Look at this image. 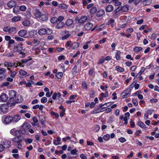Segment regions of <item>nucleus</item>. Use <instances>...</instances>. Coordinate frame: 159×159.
Listing matches in <instances>:
<instances>
[{
    "label": "nucleus",
    "mask_w": 159,
    "mask_h": 159,
    "mask_svg": "<svg viewBox=\"0 0 159 159\" xmlns=\"http://www.w3.org/2000/svg\"><path fill=\"white\" fill-rule=\"evenodd\" d=\"M9 99L8 103L11 105L15 104V99L16 95V92L13 90H11L9 92Z\"/></svg>",
    "instance_id": "nucleus-1"
},
{
    "label": "nucleus",
    "mask_w": 159,
    "mask_h": 159,
    "mask_svg": "<svg viewBox=\"0 0 159 159\" xmlns=\"http://www.w3.org/2000/svg\"><path fill=\"white\" fill-rule=\"evenodd\" d=\"M31 127L30 125L28 123L25 122L22 125V133L26 134L28 133V129Z\"/></svg>",
    "instance_id": "nucleus-2"
},
{
    "label": "nucleus",
    "mask_w": 159,
    "mask_h": 159,
    "mask_svg": "<svg viewBox=\"0 0 159 159\" xmlns=\"http://www.w3.org/2000/svg\"><path fill=\"white\" fill-rule=\"evenodd\" d=\"M22 139L20 136H17L12 139V141L14 142V144L16 145H20L21 143Z\"/></svg>",
    "instance_id": "nucleus-3"
},
{
    "label": "nucleus",
    "mask_w": 159,
    "mask_h": 159,
    "mask_svg": "<svg viewBox=\"0 0 159 159\" xmlns=\"http://www.w3.org/2000/svg\"><path fill=\"white\" fill-rule=\"evenodd\" d=\"M8 110V105L7 104L2 105L0 107V110L3 113L7 112Z\"/></svg>",
    "instance_id": "nucleus-4"
},
{
    "label": "nucleus",
    "mask_w": 159,
    "mask_h": 159,
    "mask_svg": "<svg viewBox=\"0 0 159 159\" xmlns=\"http://www.w3.org/2000/svg\"><path fill=\"white\" fill-rule=\"evenodd\" d=\"M13 121L12 116H8L6 117L4 119V122L6 124H8Z\"/></svg>",
    "instance_id": "nucleus-5"
},
{
    "label": "nucleus",
    "mask_w": 159,
    "mask_h": 159,
    "mask_svg": "<svg viewBox=\"0 0 159 159\" xmlns=\"http://www.w3.org/2000/svg\"><path fill=\"white\" fill-rule=\"evenodd\" d=\"M130 91V90L129 89H127L125 91H123L122 93V94H123L122 96V98H127L130 95V93H129Z\"/></svg>",
    "instance_id": "nucleus-6"
},
{
    "label": "nucleus",
    "mask_w": 159,
    "mask_h": 159,
    "mask_svg": "<svg viewBox=\"0 0 159 159\" xmlns=\"http://www.w3.org/2000/svg\"><path fill=\"white\" fill-rule=\"evenodd\" d=\"M33 14L36 18H39L41 15V12L38 9H36L34 11Z\"/></svg>",
    "instance_id": "nucleus-7"
},
{
    "label": "nucleus",
    "mask_w": 159,
    "mask_h": 159,
    "mask_svg": "<svg viewBox=\"0 0 159 159\" xmlns=\"http://www.w3.org/2000/svg\"><path fill=\"white\" fill-rule=\"evenodd\" d=\"M8 97L7 95L4 93H2L0 95V99L2 102H6L8 99Z\"/></svg>",
    "instance_id": "nucleus-8"
},
{
    "label": "nucleus",
    "mask_w": 159,
    "mask_h": 159,
    "mask_svg": "<svg viewBox=\"0 0 159 159\" xmlns=\"http://www.w3.org/2000/svg\"><path fill=\"white\" fill-rule=\"evenodd\" d=\"M14 130L12 129L11 131V133L15 136H20L19 135H20L21 133H22V130H16L13 133Z\"/></svg>",
    "instance_id": "nucleus-9"
},
{
    "label": "nucleus",
    "mask_w": 159,
    "mask_h": 159,
    "mask_svg": "<svg viewBox=\"0 0 159 159\" xmlns=\"http://www.w3.org/2000/svg\"><path fill=\"white\" fill-rule=\"evenodd\" d=\"M38 33V34L41 35H43L47 34V29L44 28L41 29L39 30Z\"/></svg>",
    "instance_id": "nucleus-10"
},
{
    "label": "nucleus",
    "mask_w": 159,
    "mask_h": 159,
    "mask_svg": "<svg viewBox=\"0 0 159 159\" xmlns=\"http://www.w3.org/2000/svg\"><path fill=\"white\" fill-rule=\"evenodd\" d=\"M11 142L8 140H5L3 142V146L5 148H8L10 147Z\"/></svg>",
    "instance_id": "nucleus-11"
},
{
    "label": "nucleus",
    "mask_w": 159,
    "mask_h": 159,
    "mask_svg": "<svg viewBox=\"0 0 159 159\" xmlns=\"http://www.w3.org/2000/svg\"><path fill=\"white\" fill-rule=\"evenodd\" d=\"M16 4V2L12 0L9 2L7 3V5L8 7L12 8L14 7Z\"/></svg>",
    "instance_id": "nucleus-12"
},
{
    "label": "nucleus",
    "mask_w": 159,
    "mask_h": 159,
    "mask_svg": "<svg viewBox=\"0 0 159 159\" xmlns=\"http://www.w3.org/2000/svg\"><path fill=\"white\" fill-rule=\"evenodd\" d=\"M13 121L16 122L21 119L20 116L19 115H16L12 117Z\"/></svg>",
    "instance_id": "nucleus-13"
},
{
    "label": "nucleus",
    "mask_w": 159,
    "mask_h": 159,
    "mask_svg": "<svg viewBox=\"0 0 159 159\" xmlns=\"http://www.w3.org/2000/svg\"><path fill=\"white\" fill-rule=\"evenodd\" d=\"M73 20L71 19H67L65 22V25L68 27L71 26L73 24Z\"/></svg>",
    "instance_id": "nucleus-14"
},
{
    "label": "nucleus",
    "mask_w": 159,
    "mask_h": 159,
    "mask_svg": "<svg viewBox=\"0 0 159 159\" xmlns=\"http://www.w3.org/2000/svg\"><path fill=\"white\" fill-rule=\"evenodd\" d=\"M27 34L26 31L25 30H20L18 32L19 35L21 37H23L26 35Z\"/></svg>",
    "instance_id": "nucleus-15"
},
{
    "label": "nucleus",
    "mask_w": 159,
    "mask_h": 159,
    "mask_svg": "<svg viewBox=\"0 0 159 159\" xmlns=\"http://www.w3.org/2000/svg\"><path fill=\"white\" fill-rule=\"evenodd\" d=\"M93 26V24L92 23L90 22H89L87 24H86L84 27L85 29L87 30H90L92 27Z\"/></svg>",
    "instance_id": "nucleus-16"
},
{
    "label": "nucleus",
    "mask_w": 159,
    "mask_h": 159,
    "mask_svg": "<svg viewBox=\"0 0 159 159\" xmlns=\"http://www.w3.org/2000/svg\"><path fill=\"white\" fill-rule=\"evenodd\" d=\"M113 9V7L111 5L107 6L106 8V11L107 12H111Z\"/></svg>",
    "instance_id": "nucleus-17"
},
{
    "label": "nucleus",
    "mask_w": 159,
    "mask_h": 159,
    "mask_svg": "<svg viewBox=\"0 0 159 159\" xmlns=\"http://www.w3.org/2000/svg\"><path fill=\"white\" fill-rule=\"evenodd\" d=\"M22 49V48L20 46H14L13 48V52H19L21 51Z\"/></svg>",
    "instance_id": "nucleus-18"
},
{
    "label": "nucleus",
    "mask_w": 159,
    "mask_h": 159,
    "mask_svg": "<svg viewBox=\"0 0 159 159\" xmlns=\"http://www.w3.org/2000/svg\"><path fill=\"white\" fill-rule=\"evenodd\" d=\"M65 25V23L63 22H59L56 26V27L57 29L62 28Z\"/></svg>",
    "instance_id": "nucleus-19"
},
{
    "label": "nucleus",
    "mask_w": 159,
    "mask_h": 159,
    "mask_svg": "<svg viewBox=\"0 0 159 159\" xmlns=\"http://www.w3.org/2000/svg\"><path fill=\"white\" fill-rule=\"evenodd\" d=\"M105 13V11L102 9L98 11L96 14V16L97 17H101L103 16Z\"/></svg>",
    "instance_id": "nucleus-20"
},
{
    "label": "nucleus",
    "mask_w": 159,
    "mask_h": 159,
    "mask_svg": "<svg viewBox=\"0 0 159 159\" xmlns=\"http://www.w3.org/2000/svg\"><path fill=\"white\" fill-rule=\"evenodd\" d=\"M48 17L46 15L41 14L39 18H40V20L42 21H45L48 20Z\"/></svg>",
    "instance_id": "nucleus-21"
},
{
    "label": "nucleus",
    "mask_w": 159,
    "mask_h": 159,
    "mask_svg": "<svg viewBox=\"0 0 159 159\" xmlns=\"http://www.w3.org/2000/svg\"><path fill=\"white\" fill-rule=\"evenodd\" d=\"M87 17L86 16H82L79 20V22L80 23H83L86 20Z\"/></svg>",
    "instance_id": "nucleus-22"
},
{
    "label": "nucleus",
    "mask_w": 159,
    "mask_h": 159,
    "mask_svg": "<svg viewBox=\"0 0 159 159\" xmlns=\"http://www.w3.org/2000/svg\"><path fill=\"white\" fill-rule=\"evenodd\" d=\"M97 8L96 7H92L90 10V13L91 15L94 14L97 11Z\"/></svg>",
    "instance_id": "nucleus-23"
},
{
    "label": "nucleus",
    "mask_w": 159,
    "mask_h": 159,
    "mask_svg": "<svg viewBox=\"0 0 159 159\" xmlns=\"http://www.w3.org/2000/svg\"><path fill=\"white\" fill-rule=\"evenodd\" d=\"M21 19L20 16H14L11 19V21L12 22H16L20 20Z\"/></svg>",
    "instance_id": "nucleus-24"
},
{
    "label": "nucleus",
    "mask_w": 159,
    "mask_h": 159,
    "mask_svg": "<svg viewBox=\"0 0 159 159\" xmlns=\"http://www.w3.org/2000/svg\"><path fill=\"white\" fill-rule=\"evenodd\" d=\"M120 54L121 52L120 51H117L115 57L117 60H119L120 59Z\"/></svg>",
    "instance_id": "nucleus-25"
},
{
    "label": "nucleus",
    "mask_w": 159,
    "mask_h": 159,
    "mask_svg": "<svg viewBox=\"0 0 159 159\" xmlns=\"http://www.w3.org/2000/svg\"><path fill=\"white\" fill-rule=\"evenodd\" d=\"M39 120L40 121L42 125H44L46 122L45 117L43 116H40L39 117Z\"/></svg>",
    "instance_id": "nucleus-26"
},
{
    "label": "nucleus",
    "mask_w": 159,
    "mask_h": 159,
    "mask_svg": "<svg viewBox=\"0 0 159 159\" xmlns=\"http://www.w3.org/2000/svg\"><path fill=\"white\" fill-rule=\"evenodd\" d=\"M80 44L78 43L75 42L72 43L71 45V48L73 49H75L79 46Z\"/></svg>",
    "instance_id": "nucleus-27"
},
{
    "label": "nucleus",
    "mask_w": 159,
    "mask_h": 159,
    "mask_svg": "<svg viewBox=\"0 0 159 159\" xmlns=\"http://www.w3.org/2000/svg\"><path fill=\"white\" fill-rule=\"evenodd\" d=\"M101 111H102L101 109L98 107L94 109V110L92 111V113L95 114L99 113Z\"/></svg>",
    "instance_id": "nucleus-28"
},
{
    "label": "nucleus",
    "mask_w": 159,
    "mask_h": 159,
    "mask_svg": "<svg viewBox=\"0 0 159 159\" xmlns=\"http://www.w3.org/2000/svg\"><path fill=\"white\" fill-rule=\"evenodd\" d=\"M122 11L127 12L129 10V6L127 5L122 7L121 6Z\"/></svg>",
    "instance_id": "nucleus-29"
},
{
    "label": "nucleus",
    "mask_w": 159,
    "mask_h": 159,
    "mask_svg": "<svg viewBox=\"0 0 159 159\" xmlns=\"http://www.w3.org/2000/svg\"><path fill=\"white\" fill-rule=\"evenodd\" d=\"M22 24L25 26H28L30 24V21L27 20H25L22 22Z\"/></svg>",
    "instance_id": "nucleus-30"
},
{
    "label": "nucleus",
    "mask_w": 159,
    "mask_h": 159,
    "mask_svg": "<svg viewBox=\"0 0 159 159\" xmlns=\"http://www.w3.org/2000/svg\"><path fill=\"white\" fill-rule=\"evenodd\" d=\"M15 64L14 63H10L7 62H5V66H6L9 67H11L14 66Z\"/></svg>",
    "instance_id": "nucleus-31"
},
{
    "label": "nucleus",
    "mask_w": 159,
    "mask_h": 159,
    "mask_svg": "<svg viewBox=\"0 0 159 159\" xmlns=\"http://www.w3.org/2000/svg\"><path fill=\"white\" fill-rule=\"evenodd\" d=\"M58 6L59 8L64 9H66L67 7V5L64 3L59 4Z\"/></svg>",
    "instance_id": "nucleus-32"
},
{
    "label": "nucleus",
    "mask_w": 159,
    "mask_h": 159,
    "mask_svg": "<svg viewBox=\"0 0 159 159\" xmlns=\"http://www.w3.org/2000/svg\"><path fill=\"white\" fill-rule=\"evenodd\" d=\"M138 125L139 126L142 128H146L145 125L142 121H138Z\"/></svg>",
    "instance_id": "nucleus-33"
},
{
    "label": "nucleus",
    "mask_w": 159,
    "mask_h": 159,
    "mask_svg": "<svg viewBox=\"0 0 159 159\" xmlns=\"http://www.w3.org/2000/svg\"><path fill=\"white\" fill-rule=\"evenodd\" d=\"M63 75V73L62 72H59L57 73L56 76L58 79H61Z\"/></svg>",
    "instance_id": "nucleus-34"
},
{
    "label": "nucleus",
    "mask_w": 159,
    "mask_h": 159,
    "mask_svg": "<svg viewBox=\"0 0 159 159\" xmlns=\"http://www.w3.org/2000/svg\"><path fill=\"white\" fill-rule=\"evenodd\" d=\"M116 70L119 72H122L124 71V69L119 66H116Z\"/></svg>",
    "instance_id": "nucleus-35"
},
{
    "label": "nucleus",
    "mask_w": 159,
    "mask_h": 159,
    "mask_svg": "<svg viewBox=\"0 0 159 159\" xmlns=\"http://www.w3.org/2000/svg\"><path fill=\"white\" fill-rule=\"evenodd\" d=\"M150 111H151V110H148L146 112V113L145 114L144 118L145 120L148 119V114Z\"/></svg>",
    "instance_id": "nucleus-36"
},
{
    "label": "nucleus",
    "mask_w": 159,
    "mask_h": 159,
    "mask_svg": "<svg viewBox=\"0 0 159 159\" xmlns=\"http://www.w3.org/2000/svg\"><path fill=\"white\" fill-rule=\"evenodd\" d=\"M19 9L21 11H25L26 10L27 7L24 5H22L19 7Z\"/></svg>",
    "instance_id": "nucleus-37"
},
{
    "label": "nucleus",
    "mask_w": 159,
    "mask_h": 159,
    "mask_svg": "<svg viewBox=\"0 0 159 159\" xmlns=\"http://www.w3.org/2000/svg\"><path fill=\"white\" fill-rule=\"evenodd\" d=\"M142 49L143 48L140 47H136L134 48V51L138 52L141 51Z\"/></svg>",
    "instance_id": "nucleus-38"
},
{
    "label": "nucleus",
    "mask_w": 159,
    "mask_h": 159,
    "mask_svg": "<svg viewBox=\"0 0 159 159\" xmlns=\"http://www.w3.org/2000/svg\"><path fill=\"white\" fill-rule=\"evenodd\" d=\"M57 18L56 17H53L50 20L51 23L54 24L57 22Z\"/></svg>",
    "instance_id": "nucleus-39"
},
{
    "label": "nucleus",
    "mask_w": 159,
    "mask_h": 159,
    "mask_svg": "<svg viewBox=\"0 0 159 159\" xmlns=\"http://www.w3.org/2000/svg\"><path fill=\"white\" fill-rule=\"evenodd\" d=\"M145 68L144 67H142L140 72L137 74V76H140L142 73L144 71Z\"/></svg>",
    "instance_id": "nucleus-40"
},
{
    "label": "nucleus",
    "mask_w": 159,
    "mask_h": 159,
    "mask_svg": "<svg viewBox=\"0 0 159 159\" xmlns=\"http://www.w3.org/2000/svg\"><path fill=\"white\" fill-rule=\"evenodd\" d=\"M77 66L75 65L72 70V72L73 74H75L77 73Z\"/></svg>",
    "instance_id": "nucleus-41"
},
{
    "label": "nucleus",
    "mask_w": 159,
    "mask_h": 159,
    "mask_svg": "<svg viewBox=\"0 0 159 159\" xmlns=\"http://www.w3.org/2000/svg\"><path fill=\"white\" fill-rule=\"evenodd\" d=\"M120 11H122L121 6L118 7L114 11L115 13L116 14Z\"/></svg>",
    "instance_id": "nucleus-42"
},
{
    "label": "nucleus",
    "mask_w": 159,
    "mask_h": 159,
    "mask_svg": "<svg viewBox=\"0 0 159 159\" xmlns=\"http://www.w3.org/2000/svg\"><path fill=\"white\" fill-rule=\"evenodd\" d=\"M100 127L99 125H96L94 129V131L96 132H98L100 129Z\"/></svg>",
    "instance_id": "nucleus-43"
},
{
    "label": "nucleus",
    "mask_w": 159,
    "mask_h": 159,
    "mask_svg": "<svg viewBox=\"0 0 159 159\" xmlns=\"http://www.w3.org/2000/svg\"><path fill=\"white\" fill-rule=\"evenodd\" d=\"M16 30V28L14 27H12L10 28V30L9 31V33H11L12 32H14Z\"/></svg>",
    "instance_id": "nucleus-44"
},
{
    "label": "nucleus",
    "mask_w": 159,
    "mask_h": 159,
    "mask_svg": "<svg viewBox=\"0 0 159 159\" xmlns=\"http://www.w3.org/2000/svg\"><path fill=\"white\" fill-rule=\"evenodd\" d=\"M10 72L11 74L10 77L12 78H14L16 74V72L15 71L13 72L11 71H10Z\"/></svg>",
    "instance_id": "nucleus-45"
},
{
    "label": "nucleus",
    "mask_w": 159,
    "mask_h": 159,
    "mask_svg": "<svg viewBox=\"0 0 159 159\" xmlns=\"http://www.w3.org/2000/svg\"><path fill=\"white\" fill-rule=\"evenodd\" d=\"M70 36V34H68L64 36H63L62 37V40H65L67 38H68Z\"/></svg>",
    "instance_id": "nucleus-46"
},
{
    "label": "nucleus",
    "mask_w": 159,
    "mask_h": 159,
    "mask_svg": "<svg viewBox=\"0 0 159 159\" xmlns=\"http://www.w3.org/2000/svg\"><path fill=\"white\" fill-rule=\"evenodd\" d=\"M47 99L45 97H43L41 100V102L42 103H45L47 102Z\"/></svg>",
    "instance_id": "nucleus-47"
},
{
    "label": "nucleus",
    "mask_w": 159,
    "mask_h": 159,
    "mask_svg": "<svg viewBox=\"0 0 159 159\" xmlns=\"http://www.w3.org/2000/svg\"><path fill=\"white\" fill-rule=\"evenodd\" d=\"M110 135L109 134H107L105 135L103 137V139L105 140H108L110 138Z\"/></svg>",
    "instance_id": "nucleus-48"
},
{
    "label": "nucleus",
    "mask_w": 159,
    "mask_h": 159,
    "mask_svg": "<svg viewBox=\"0 0 159 159\" xmlns=\"http://www.w3.org/2000/svg\"><path fill=\"white\" fill-rule=\"evenodd\" d=\"M82 85L83 89H87V84L84 81L82 82Z\"/></svg>",
    "instance_id": "nucleus-49"
},
{
    "label": "nucleus",
    "mask_w": 159,
    "mask_h": 159,
    "mask_svg": "<svg viewBox=\"0 0 159 159\" xmlns=\"http://www.w3.org/2000/svg\"><path fill=\"white\" fill-rule=\"evenodd\" d=\"M19 73L21 75L23 76L27 74V73L25 71L23 70H20Z\"/></svg>",
    "instance_id": "nucleus-50"
},
{
    "label": "nucleus",
    "mask_w": 159,
    "mask_h": 159,
    "mask_svg": "<svg viewBox=\"0 0 159 159\" xmlns=\"http://www.w3.org/2000/svg\"><path fill=\"white\" fill-rule=\"evenodd\" d=\"M132 102L135 106H137L138 105V102L135 99H132Z\"/></svg>",
    "instance_id": "nucleus-51"
},
{
    "label": "nucleus",
    "mask_w": 159,
    "mask_h": 159,
    "mask_svg": "<svg viewBox=\"0 0 159 159\" xmlns=\"http://www.w3.org/2000/svg\"><path fill=\"white\" fill-rule=\"evenodd\" d=\"M10 30V27L9 26H6L5 27L3 28V30L5 32H7L8 31L9 32V31Z\"/></svg>",
    "instance_id": "nucleus-52"
},
{
    "label": "nucleus",
    "mask_w": 159,
    "mask_h": 159,
    "mask_svg": "<svg viewBox=\"0 0 159 159\" xmlns=\"http://www.w3.org/2000/svg\"><path fill=\"white\" fill-rule=\"evenodd\" d=\"M119 141L121 143H123L126 141V139L123 137L120 138L119 139Z\"/></svg>",
    "instance_id": "nucleus-53"
},
{
    "label": "nucleus",
    "mask_w": 159,
    "mask_h": 159,
    "mask_svg": "<svg viewBox=\"0 0 159 159\" xmlns=\"http://www.w3.org/2000/svg\"><path fill=\"white\" fill-rule=\"evenodd\" d=\"M130 126L132 128H134L135 126V124L134 123V122L133 121V120L132 119H131L130 120Z\"/></svg>",
    "instance_id": "nucleus-54"
},
{
    "label": "nucleus",
    "mask_w": 159,
    "mask_h": 159,
    "mask_svg": "<svg viewBox=\"0 0 159 159\" xmlns=\"http://www.w3.org/2000/svg\"><path fill=\"white\" fill-rule=\"evenodd\" d=\"M65 57L64 55H61L58 57V60L59 61H61L62 60H65Z\"/></svg>",
    "instance_id": "nucleus-55"
},
{
    "label": "nucleus",
    "mask_w": 159,
    "mask_h": 159,
    "mask_svg": "<svg viewBox=\"0 0 159 159\" xmlns=\"http://www.w3.org/2000/svg\"><path fill=\"white\" fill-rule=\"evenodd\" d=\"M64 19V17L62 16H60L57 18V21L59 22H61V21Z\"/></svg>",
    "instance_id": "nucleus-56"
},
{
    "label": "nucleus",
    "mask_w": 159,
    "mask_h": 159,
    "mask_svg": "<svg viewBox=\"0 0 159 159\" xmlns=\"http://www.w3.org/2000/svg\"><path fill=\"white\" fill-rule=\"evenodd\" d=\"M18 11V7H15L13 8V12L15 13H16Z\"/></svg>",
    "instance_id": "nucleus-57"
},
{
    "label": "nucleus",
    "mask_w": 159,
    "mask_h": 159,
    "mask_svg": "<svg viewBox=\"0 0 159 159\" xmlns=\"http://www.w3.org/2000/svg\"><path fill=\"white\" fill-rule=\"evenodd\" d=\"M104 59L103 57H102L101 59L99 60V61L98 63V64H100L104 62Z\"/></svg>",
    "instance_id": "nucleus-58"
},
{
    "label": "nucleus",
    "mask_w": 159,
    "mask_h": 159,
    "mask_svg": "<svg viewBox=\"0 0 159 159\" xmlns=\"http://www.w3.org/2000/svg\"><path fill=\"white\" fill-rule=\"evenodd\" d=\"M47 34L48 35L51 34L52 33V30L51 29H50L49 28H47Z\"/></svg>",
    "instance_id": "nucleus-59"
},
{
    "label": "nucleus",
    "mask_w": 159,
    "mask_h": 159,
    "mask_svg": "<svg viewBox=\"0 0 159 159\" xmlns=\"http://www.w3.org/2000/svg\"><path fill=\"white\" fill-rule=\"evenodd\" d=\"M15 39L17 41H23L24 39L22 38L16 36L15 37Z\"/></svg>",
    "instance_id": "nucleus-60"
},
{
    "label": "nucleus",
    "mask_w": 159,
    "mask_h": 159,
    "mask_svg": "<svg viewBox=\"0 0 159 159\" xmlns=\"http://www.w3.org/2000/svg\"><path fill=\"white\" fill-rule=\"evenodd\" d=\"M25 141L26 143H30L32 142L33 140L31 139H25Z\"/></svg>",
    "instance_id": "nucleus-61"
},
{
    "label": "nucleus",
    "mask_w": 159,
    "mask_h": 159,
    "mask_svg": "<svg viewBox=\"0 0 159 159\" xmlns=\"http://www.w3.org/2000/svg\"><path fill=\"white\" fill-rule=\"evenodd\" d=\"M53 143L56 145L61 144V143L60 142H59L56 140H54L53 141Z\"/></svg>",
    "instance_id": "nucleus-62"
},
{
    "label": "nucleus",
    "mask_w": 159,
    "mask_h": 159,
    "mask_svg": "<svg viewBox=\"0 0 159 159\" xmlns=\"http://www.w3.org/2000/svg\"><path fill=\"white\" fill-rule=\"evenodd\" d=\"M71 41H68L65 45V46L67 48L68 47H70L71 46Z\"/></svg>",
    "instance_id": "nucleus-63"
},
{
    "label": "nucleus",
    "mask_w": 159,
    "mask_h": 159,
    "mask_svg": "<svg viewBox=\"0 0 159 159\" xmlns=\"http://www.w3.org/2000/svg\"><path fill=\"white\" fill-rule=\"evenodd\" d=\"M80 157L81 159H87V157L83 154H81L80 155Z\"/></svg>",
    "instance_id": "nucleus-64"
}]
</instances>
